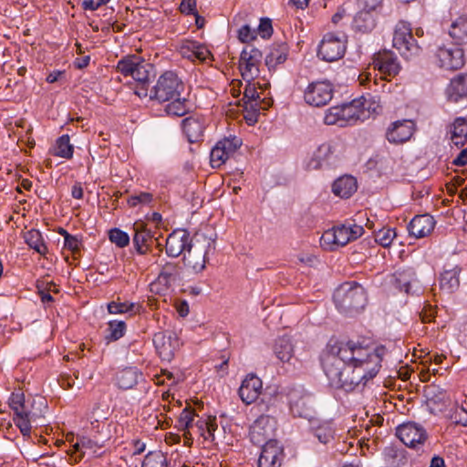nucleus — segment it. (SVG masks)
Returning a JSON list of instances; mask_svg holds the SVG:
<instances>
[{
  "label": "nucleus",
  "instance_id": "20",
  "mask_svg": "<svg viewBox=\"0 0 467 467\" xmlns=\"http://www.w3.org/2000/svg\"><path fill=\"white\" fill-rule=\"evenodd\" d=\"M258 467H280L284 460V449L276 440H270L262 445Z\"/></svg>",
  "mask_w": 467,
  "mask_h": 467
},
{
  "label": "nucleus",
  "instance_id": "8",
  "mask_svg": "<svg viewBox=\"0 0 467 467\" xmlns=\"http://www.w3.org/2000/svg\"><path fill=\"white\" fill-rule=\"evenodd\" d=\"M9 406L15 413L14 422L24 436H29L32 422L37 418L36 413L29 410L24 393L13 392L9 398Z\"/></svg>",
  "mask_w": 467,
  "mask_h": 467
},
{
  "label": "nucleus",
  "instance_id": "19",
  "mask_svg": "<svg viewBox=\"0 0 467 467\" xmlns=\"http://www.w3.org/2000/svg\"><path fill=\"white\" fill-rule=\"evenodd\" d=\"M355 107V115L358 121H364L372 114H376L381 108L380 97L372 93H365L360 98L351 101Z\"/></svg>",
  "mask_w": 467,
  "mask_h": 467
},
{
  "label": "nucleus",
  "instance_id": "16",
  "mask_svg": "<svg viewBox=\"0 0 467 467\" xmlns=\"http://www.w3.org/2000/svg\"><path fill=\"white\" fill-rule=\"evenodd\" d=\"M153 345L160 358L170 361L180 348V339L173 331H161L153 336Z\"/></svg>",
  "mask_w": 467,
  "mask_h": 467
},
{
  "label": "nucleus",
  "instance_id": "56",
  "mask_svg": "<svg viewBox=\"0 0 467 467\" xmlns=\"http://www.w3.org/2000/svg\"><path fill=\"white\" fill-rule=\"evenodd\" d=\"M256 37V31L248 25H244L238 30V39L243 43L253 41Z\"/></svg>",
  "mask_w": 467,
  "mask_h": 467
},
{
  "label": "nucleus",
  "instance_id": "32",
  "mask_svg": "<svg viewBox=\"0 0 467 467\" xmlns=\"http://www.w3.org/2000/svg\"><path fill=\"white\" fill-rule=\"evenodd\" d=\"M448 135L452 144L463 147L467 142V118L454 119L448 128Z\"/></svg>",
  "mask_w": 467,
  "mask_h": 467
},
{
  "label": "nucleus",
  "instance_id": "3",
  "mask_svg": "<svg viewBox=\"0 0 467 467\" xmlns=\"http://www.w3.org/2000/svg\"><path fill=\"white\" fill-rule=\"evenodd\" d=\"M333 298L337 307L346 313L363 309L367 303L364 287L353 282L342 284L335 291Z\"/></svg>",
  "mask_w": 467,
  "mask_h": 467
},
{
  "label": "nucleus",
  "instance_id": "34",
  "mask_svg": "<svg viewBox=\"0 0 467 467\" xmlns=\"http://www.w3.org/2000/svg\"><path fill=\"white\" fill-rule=\"evenodd\" d=\"M415 272L411 268L397 270L391 277V283L400 291L410 293L414 285L417 284Z\"/></svg>",
  "mask_w": 467,
  "mask_h": 467
},
{
  "label": "nucleus",
  "instance_id": "30",
  "mask_svg": "<svg viewBox=\"0 0 467 467\" xmlns=\"http://www.w3.org/2000/svg\"><path fill=\"white\" fill-rule=\"evenodd\" d=\"M100 447L89 438L82 437L68 451L73 462H78L86 454L94 456Z\"/></svg>",
  "mask_w": 467,
  "mask_h": 467
},
{
  "label": "nucleus",
  "instance_id": "12",
  "mask_svg": "<svg viewBox=\"0 0 467 467\" xmlns=\"http://www.w3.org/2000/svg\"><path fill=\"white\" fill-rule=\"evenodd\" d=\"M333 85L327 80L313 81L304 90V100L311 107L326 106L332 99Z\"/></svg>",
  "mask_w": 467,
  "mask_h": 467
},
{
  "label": "nucleus",
  "instance_id": "61",
  "mask_svg": "<svg viewBox=\"0 0 467 467\" xmlns=\"http://www.w3.org/2000/svg\"><path fill=\"white\" fill-rule=\"evenodd\" d=\"M452 164L460 167L467 165V147L459 152L452 161Z\"/></svg>",
  "mask_w": 467,
  "mask_h": 467
},
{
  "label": "nucleus",
  "instance_id": "27",
  "mask_svg": "<svg viewBox=\"0 0 467 467\" xmlns=\"http://www.w3.org/2000/svg\"><path fill=\"white\" fill-rule=\"evenodd\" d=\"M205 128L206 119L202 116H190L182 120V130L191 143L202 140Z\"/></svg>",
  "mask_w": 467,
  "mask_h": 467
},
{
  "label": "nucleus",
  "instance_id": "35",
  "mask_svg": "<svg viewBox=\"0 0 467 467\" xmlns=\"http://www.w3.org/2000/svg\"><path fill=\"white\" fill-rule=\"evenodd\" d=\"M462 268L459 265H453L451 268L444 269L440 275V287L447 293L456 291L460 286V275Z\"/></svg>",
  "mask_w": 467,
  "mask_h": 467
},
{
  "label": "nucleus",
  "instance_id": "29",
  "mask_svg": "<svg viewBox=\"0 0 467 467\" xmlns=\"http://www.w3.org/2000/svg\"><path fill=\"white\" fill-rule=\"evenodd\" d=\"M143 379V374L136 367H127L116 374V384L121 389H130Z\"/></svg>",
  "mask_w": 467,
  "mask_h": 467
},
{
  "label": "nucleus",
  "instance_id": "57",
  "mask_svg": "<svg viewBox=\"0 0 467 467\" xmlns=\"http://www.w3.org/2000/svg\"><path fill=\"white\" fill-rule=\"evenodd\" d=\"M257 32L263 38L270 37L273 34L271 20L269 18H261Z\"/></svg>",
  "mask_w": 467,
  "mask_h": 467
},
{
  "label": "nucleus",
  "instance_id": "46",
  "mask_svg": "<svg viewBox=\"0 0 467 467\" xmlns=\"http://www.w3.org/2000/svg\"><path fill=\"white\" fill-rule=\"evenodd\" d=\"M167 102L168 104L165 107V111L170 116L181 117L185 115L189 110L186 99L181 96L171 99Z\"/></svg>",
  "mask_w": 467,
  "mask_h": 467
},
{
  "label": "nucleus",
  "instance_id": "22",
  "mask_svg": "<svg viewBox=\"0 0 467 467\" xmlns=\"http://www.w3.org/2000/svg\"><path fill=\"white\" fill-rule=\"evenodd\" d=\"M415 131V123L410 119L397 120L391 123L386 132L390 143L400 144L408 141Z\"/></svg>",
  "mask_w": 467,
  "mask_h": 467
},
{
  "label": "nucleus",
  "instance_id": "18",
  "mask_svg": "<svg viewBox=\"0 0 467 467\" xmlns=\"http://www.w3.org/2000/svg\"><path fill=\"white\" fill-rule=\"evenodd\" d=\"M398 438L410 448H419L427 440L426 430L415 422H406L400 425L396 430Z\"/></svg>",
  "mask_w": 467,
  "mask_h": 467
},
{
  "label": "nucleus",
  "instance_id": "51",
  "mask_svg": "<svg viewBox=\"0 0 467 467\" xmlns=\"http://www.w3.org/2000/svg\"><path fill=\"white\" fill-rule=\"evenodd\" d=\"M395 237L396 232L393 228H381L375 233V241L383 247L389 246Z\"/></svg>",
  "mask_w": 467,
  "mask_h": 467
},
{
  "label": "nucleus",
  "instance_id": "11",
  "mask_svg": "<svg viewBox=\"0 0 467 467\" xmlns=\"http://www.w3.org/2000/svg\"><path fill=\"white\" fill-rule=\"evenodd\" d=\"M436 64L445 70H458L465 64L464 50L450 45L439 46L434 53Z\"/></svg>",
  "mask_w": 467,
  "mask_h": 467
},
{
  "label": "nucleus",
  "instance_id": "17",
  "mask_svg": "<svg viewBox=\"0 0 467 467\" xmlns=\"http://www.w3.org/2000/svg\"><path fill=\"white\" fill-rule=\"evenodd\" d=\"M355 107L352 102L334 106L326 110L324 122L327 125H337L345 127L358 122L355 115Z\"/></svg>",
  "mask_w": 467,
  "mask_h": 467
},
{
  "label": "nucleus",
  "instance_id": "64",
  "mask_svg": "<svg viewBox=\"0 0 467 467\" xmlns=\"http://www.w3.org/2000/svg\"><path fill=\"white\" fill-rule=\"evenodd\" d=\"M382 0H363L364 7L368 12L375 10L381 3Z\"/></svg>",
  "mask_w": 467,
  "mask_h": 467
},
{
  "label": "nucleus",
  "instance_id": "26",
  "mask_svg": "<svg viewBox=\"0 0 467 467\" xmlns=\"http://www.w3.org/2000/svg\"><path fill=\"white\" fill-rule=\"evenodd\" d=\"M263 389V382L254 374H248L239 388V396L245 404L254 402L260 396Z\"/></svg>",
  "mask_w": 467,
  "mask_h": 467
},
{
  "label": "nucleus",
  "instance_id": "9",
  "mask_svg": "<svg viewBox=\"0 0 467 467\" xmlns=\"http://www.w3.org/2000/svg\"><path fill=\"white\" fill-rule=\"evenodd\" d=\"M393 47L406 59L419 56L421 51L412 36L410 25L405 21H400L395 26Z\"/></svg>",
  "mask_w": 467,
  "mask_h": 467
},
{
  "label": "nucleus",
  "instance_id": "40",
  "mask_svg": "<svg viewBox=\"0 0 467 467\" xmlns=\"http://www.w3.org/2000/svg\"><path fill=\"white\" fill-rule=\"evenodd\" d=\"M24 239L26 244L37 254L46 255L48 252L47 246L44 241L40 231L31 229L25 233Z\"/></svg>",
  "mask_w": 467,
  "mask_h": 467
},
{
  "label": "nucleus",
  "instance_id": "37",
  "mask_svg": "<svg viewBox=\"0 0 467 467\" xmlns=\"http://www.w3.org/2000/svg\"><path fill=\"white\" fill-rule=\"evenodd\" d=\"M275 357L283 363H288L294 358L295 346L290 337L283 336L278 337L274 345Z\"/></svg>",
  "mask_w": 467,
  "mask_h": 467
},
{
  "label": "nucleus",
  "instance_id": "55",
  "mask_svg": "<svg viewBox=\"0 0 467 467\" xmlns=\"http://www.w3.org/2000/svg\"><path fill=\"white\" fill-rule=\"evenodd\" d=\"M152 195L149 192H140L139 194H134L129 197L128 203L131 207H135L138 204H148L151 202Z\"/></svg>",
  "mask_w": 467,
  "mask_h": 467
},
{
  "label": "nucleus",
  "instance_id": "62",
  "mask_svg": "<svg viewBox=\"0 0 467 467\" xmlns=\"http://www.w3.org/2000/svg\"><path fill=\"white\" fill-rule=\"evenodd\" d=\"M71 195L75 199H82L83 197V189L80 183H75L71 190Z\"/></svg>",
  "mask_w": 467,
  "mask_h": 467
},
{
  "label": "nucleus",
  "instance_id": "14",
  "mask_svg": "<svg viewBox=\"0 0 467 467\" xmlns=\"http://www.w3.org/2000/svg\"><path fill=\"white\" fill-rule=\"evenodd\" d=\"M262 57V52L253 46H247L243 49L239 59V69L244 80H254L259 75Z\"/></svg>",
  "mask_w": 467,
  "mask_h": 467
},
{
  "label": "nucleus",
  "instance_id": "36",
  "mask_svg": "<svg viewBox=\"0 0 467 467\" xmlns=\"http://www.w3.org/2000/svg\"><path fill=\"white\" fill-rule=\"evenodd\" d=\"M446 93L448 99L452 102H458L460 99L467 97V74H459L454 77L449 86Z\"/></svg>",
  "mask_w": 467,
  "mask_h": 467
},
{
  "label": "nucleus",
  "instance_id": "48",
  "mask_svg": "<svg viewBox=\"0 0 467 467\" xmlns=\"http://www.w3.org/2000/svg\"><path fill=\"white\" fill-rule=\"evenodd\" d=\"M126 323L120 320H110L108 322V331L107 339L110 341H116L121 338L126 332Z\"/></svg>",
  "mask_w": 467,
  "mask_h": 467
},
{
  "label": "nucleus",
  "instance_id": "50",
  "mask_svg": "<svg viewBox=\"0 0 467 467\" xmlns=\"http://www.w3.org/2000/svg\"><path fill=\"white\" fill-rule=\"evenodd\" d=\"M166 466H167L166 457L161 451H150L145 456L141 467H166Z\"/></svg>",
  "mask_w": 467,
  "mask_h": 467
},
{
  "label": "nucleus",
  "instance_id": "5",
  "mask_svg": "<svg viewBox=\"0 0 467 467\" xmlns=\"http://www.w3.org/2000/svg\"><path fill=\"white\" fill-rule=\"evenodd\" d=\"M343 156V145L338 141L321 143L306 161L307 170L336 167Z\"/></svg>",
  "mask_w": 467,
  "mask_h": 467
},
{
  "label": "nucleus",
  "instance_id": "53",
  "mask_svg": "<svg viewBox=\"0 0 467 467\" xmlns=\"http://www.w3.org/2000/svg\"><path fill=\"white\" fill-rule=\"evenodd\" d=\"M333 429L329 423H324L315 430V436L321 443H327L333 438Z\"/></svg>",
  "mask_w": 467,
  "mask_h": 467
},
{
  "label": "nucleus",
  "instance_id": "23",
  "mask_svg": "<svg viewBox=\"0 0 467 467\" xmlns=\"http://www.w3.org/2000/svg\"><path fill=\"white\" fill-rule=\"evenodd\" d=\"M176 48L182 57L192 61H206L211 56V52L204 45L192 39L179 41Z\"/></svg>",
  "mask_w": 467,
  "mask_h": 467
},
{
  "label": "nucleus",
  "instance_id": "28",
  "mask_svg": "<svg viewBox=\"0 0 467 467\" xmlns=\"http://www.w3.org/2000/svg\"><path fill=\"white\" fill-rule=\"evenodd\" d=\"M436 222L430 214L416 215L408 226L409 233L415 238L428 236L435 227Z\"/></svg>",
  "mask_w": 467,
  "mask_h": 467
},
{
  "label": "nucleus",
  "instance_id": "45",
  "mask_svg": "<svg viewBox=\"0 0 467 467\" xmlns=\"http://www.w3.org/2000/svg\"><path fill=\"white\" fill-rule=\"evenodd\" d=\"M73 152L74 147L70 143L69 136L67 134L60 136L56 141L54 154L60 158L71 159Z\"/></svg>",
  "mask_w": 467,
  "mask_h": 467
},
{
  "label": "nucleus",
  "instance_id": "2",
  "mask_svg": "<svg viewBox=\"0 0 467 467\" xmlns=\"http://www.w3.org/2000/svg\"><path fill=\"white\" fill-rule=\"evenodd\" d=\"M363 234V226L348 221L325 231L320 238V244L325 249L333 251L357 240Z\"/></svg>",
  "mask_w": 467,
  "mask_h": 467
},
{
  "label": "nucleus",
  "instance_id": "59",
  "mask_svg": "<svg viewBox=\"0 0 467 467\" xmlns=\"http://www.w3.org/2000/svg\"><path fill=\"white\" fill-rule=\"evenodd\" d=\"M180 11L185 15H193L196 12V0H182Z\"/></svg>",
  "mask_w": 467,
  "mask_h": 467
},
{
  "label": "nucleus",
  "instance_id": "33",
  "mask_svg": "<svg viewBox=\"0 0 467 467\" xmlns=\"http://www.w3.org/2000/svg\"><path fill=\"white\" fill-rule=\"evenodd\" d=\"M133 230L134 246L140 255H144L150 248V244L153 237L152 234L150 230L147 229L146 225L143 223H136L134 224Z\"/></svg>",
  "mask_w": 467,
  "mask_h": 467
},
{
  "label": "nucleus",
  "instance_id": "38",
  "mask_svg": "<svg viewBox=\"0 0 467 467\" xmlns=\"http://www.w3.org/2000/svg\"><path fill=\"white\" fill-rule=\"evenodd\" d=\"M358 80L360 86L372 91L374 95H379L378 93L383 91L386 86L385 78H378V74L372 73L369 68L360 73Z\"/></svg>",
  "mask_w": 467,
  "mask_h": 467
},
{
  "label": "nucleus",
  "instance_id": "6",
  "mask_svg": "<svg viewBox=\"0 0 467 467\" xmlns=\"http://www.w3.org/2000/svg\"><path fill=\"white\" fill-rule=\"evenodd\" d=\"M184 85L177 74L171 70L162 73L152 88L150 99L161 103L182 96Z\"/></svg>",
  "mask_w": 467,
  "mask_h": 467
},
{
  "label": "nucleus",
  "instance_id": "21",
  "mask_svg": "<svg viewBox=\"0 0 467 467\" xmlns=\"http://www.w3.org/2000/svg\"><path fill=\"white\" fill-rule=\"evenodd\" d=\"M291 412L297 417L307 418L312 413V396L303 389H293L288 394Z\"/></svg>",
  "mask_w": 467,
  "mask_h": 467
},
{
  "label": "nucleus",
  "instance_id": "24",
  "mask_svg": "<svg viewBox=\"0 0 467 467\" xmlns=\"http://www.w3.org/2000/svg\"><path fill=\"white\" fill-rule=\"evenodd\" d=\"M191 244L190 234L186 230H175L167 237L166 254L171 257H178L184 254Z\"/></svg>",
  "mask_w": 467,
  "mask_h": 467
},
{
  "label": "nucleus",
  "instance_id": "15",
  "mask_svg": "<svg viewBox=\"0 0 467 467\" xmlns=\"http://www.w3.org/2000/svg\"><path fill=\"white\" fill-rule=\"evenodd\" d=\"M276 429V420L269 415L259 416L250 427L251 441L256 445H264L273 440Z\"/></svg>",
  "mask_w": 467,
  "mask_h": 467
},
{
  "label": "nucleus",
  "instance_id": "43",
  "mask_svg": "<svg viewBox=\"0 0 467 467\" xmlns=\"http://www.w3.org/2000/svg\"><path fill=\"white\" fill-rule=\"evenodd\" d=\"M107 308L112 315L129 314L133 316L140 312V306L130 301H111L108 304Z\"/></svg>",
  "mask_w": 467,
  "mask_h": 467
},
{
  "label": "nucleus",
  "instance_id": "60",
  "mask_svg": "<svg viewBox=\"0 0 467 467\" xmlns=\"http://www.w3.org/2000/svg\"><path fill=\"white\" fill-rule=\"evenodd\" d=\"M265 108H263L265 109ZM262 109V108L253 107V108H244L246 114L244 115V119H246L248 124H254L257 121L258 113Z\"/></svg>",
  "mask_w": 467,
  "mask_h": 467
},
{
  "label": "nucleus",
  "instance_id": "44",
  "mask_svg": "<svg viewBox=\"0 0 467 467\" xmlns=\"http://www.w3.org/2000/svg\"><path fill=\"white\" fill-rule=\"evenodd\" d=\"M263 102L264 99H261L260 94L256 89L255 84L251 83V81H247L243 98L244 108H264L262 106Z\"/></svg>",
  "mask_w": 467,
  "mask_h": 467
},
{
  "label": "nucleus",
  "instance_id": "1",
  "mask_svg": "<svg viewBox=\"0 0 467 467\" xmlns=\"http://www.w3.org/2000/svg\"><path fill=\"white\" fill-rule=\"evenodd\" d=\"M381 361L375 348L353 340L329 342L320 356L330 387L347 392L373 379L379 371Z\"/></svg>",
  "mask_w": 467,
  "mask_h": 467
},
{
  "label": "nucleus",
  "instance_id": "41",
  "mask_svg": "<svg viewBox=\"0 0 467 467\" xmlns=\"http://www.w3.org/2000/svg\"><path fill=\"white\" fill-rule=\"evenodd\" d=\"M288 47L285 44L274 46L265 57V64L271 69L287 59Z\"/></svg>",
  "mask_w": 467,
  "mask_h": 467
},
{
  "label": "nucleus",
  "instance_id": "47",
  "mask_svg": "<svg viewBox=\"0 0 467 467\" xmlns=\"http://www.w3.org/2000/svg\"><path fill=\"white\" fill-rule=\"evenodd\" d=\"M195 413L189 408H185L180 414L178 420L179 428L184 431L183 435L187 437L191 434L190 430L194 426Z\"/></svg>",
  "mask_w": 467,
  "mask_h": 467
},
{
  "label": "nucleus",
  "instance_id": "4",
  "mask_svg": "<svg viewBox=\"0 0 467 467\" xmlns=\"http://www.w3.org/2000/svg\"><path fill=\"white\" fill-rule=\"evenodd\" d=\"M215 240L202 234H197L183 254L184 265L195 273L205 268L206 255L214 250Z\"/></svg>",
  "mask_w": 467,
  "mask_h": 467
},
{
  "label": "nucleus",
  "instance_id": "52",
  "mask_svg": "<svg viewBox=\"0 0 467 467\" xmlns=\"http://www.w3.org/2000/svg\"><path fill=\"white\" fill-rule=\"evenodd\" d=\"M109 238L111 243L121 248L127 246L130 243L129 234L117 228L110 230Z\"/></svg>",
  "mask_w": 467,
  "mask_h": 467
},
{
  "label": "nucleus",
  "instance_id": "7",
  "mask_svg": "<svg viewBox=\"0 0 467 467\" xmlns=\"http://www.w3.org/2000/svg\"><path fill=\"white\" fill-rule=\"evenodd\" d=\"M117 69L124 77H131L135 81L145 85L150 80L153 66L141 57L129 55L119 60Z\"/></svg>",
  "mask_w": 467,
  "mask_h": 467
},
{
  "label": "nucleus",
  "instance_id": "10",
  "mask_svg": "<svg viewBox=\"0 0 467 467\" xmlns=\"http://www.w3.org/2000/svg\"><path fill=\"white\" fill-rule=\"evenodd\" d=\"M347 47V36L342 33H327L319 46L318 57L327 62H333L341 58Z\"/></svg>",
  "mask_w": 467,
  "mask_h": 467
},
{
  "label": "nucleus",
  "instance_id": "49",
  "mask_svg": "<svg viewBox=\"0 0 467 467\" xmlns=\"http://www.w3.org/2000/svg\"><path fill=\"white\" fill-rule=\"evenodd\" d=\"M173 280H174V276H173L172 273L167 272V271H162L158 275L156 281L150 284V290L160 293L163 289L169 288L171 281H173Z\"/></svg>",
  "mask_w": 467,
  "mask_h": 467
},
{
  "label": "nucleus",
  "instance_id": "58",
  "mask_svg": "<svg viewBox=\"0 0 467 467\" xmlns=\"http://www.w3.org/2000/svg\"><path fill=\"white\" fill-rule=\"evenodd\" d=\"M82 245L81 238H79L78 235H70L66 236V239L64 241V247L71 251L72 253H77L80 250V247Z\"/></svg>",
  "mask_w": 467,
  "mask_h": 467
},
{
  "label": "nucleus",
  "instance_id": "39",
  "mask_svg": "<svg viewBox=\"0 0 467 467\" xmlns=\"http://www.w3.org/2000/svg\"><path fill=\"white\" fill-rule=\"evenodd\" d=\"M332 191L337 196L348 198L357 191V181L350 175L339 177L334 182Z\"/></svg>",
  "mask_w": 467,
  "mask_h": 467
},
{
  "label": "nucleus",
  "instance_id": "63",
  "mask_svg": "<svg viewBox=\"0 0 467 467\" xmlns=\"http://www.w3.org/2000/svg\"><path fill=\"white\" fill-rule=\"evenodd\" d=\"M82 7L83 9L89 11H95L99 8L97 1L95 0H83Z\"/></svg>",
  "mask_w": 467,
  "mask_h": 467
},
{
  "label": "nucleus",
  "instance_id": "13",
  "mask_svg": "<svg viewBox=\"0 0 467 467\" xmlns=\"http://www.w3.org/2000/svg\"><path fill=\"white\" fill-rule=\"evenodd\" d=\"M242 140L236 136L223 138L217 141L210 153V162L213 168H220L241 147Z\"/></svg>",
  "mask_w": 467,
  "mask_h": 467
},
{
  "label": "nucleus",
  "instance_id": "42",
  "mask_svg": "<svg viewBox=\"0 0 467 467\" xmlns=\"http://www.w3.org/2000/svg\"><path fill=\"white\" fill-rule=\"evenodd\" d=\"M193 428L197 433L205 440L213 439V433L217 429L215 417L200 418L194 423Z\"/></svg>",
  "mask_w": 467,
  "mask_h": 467
},
{
  "label": "nucleus",
  "instance_id": "25",
  "mask_svg": "<svg viewBox=\"0 0 467 467\" xmlns=\"http://www.w3.org/2000/svg\"><path fill=\"white\" fill-rule=\"evenodd\" d=\"M373 71H379L384 78L396 76L400 69L397 57L391 52L378 53L373 58Z\"/></svg>",
  "mask_w": 467,
  "mask_h": 467
},
{
  "label": "nucleus",
  "instance_id": "54",
  "mask_svg": "<svg viewBox=\"0 0 467 467\" xmlns=\"http://www.w3.org/2000/svg\"><path fill=\"white\" fill-rule=\"evenodd\" d=\"M450 419L456 425L467 427V410L462 406H457L450 414Z\"/></svg>",
  "mask_w": 467,
  "mask_h": 467
},
{
  "label": "nucleus",
  "instance_id": "31",
  "mask_svg": "<svg viewBox=\"0 0 467 467\" xmlns=\"http://www.w3.org/2000/svg\"><path fill=\"white\" fill-rule=\"evenodd\" d=\"M448 34L457 46L467 44V15H460L451 19Z\"/></svg>",
  "mask_w": 467,
  "mask_h": 467
}]
</instances>
